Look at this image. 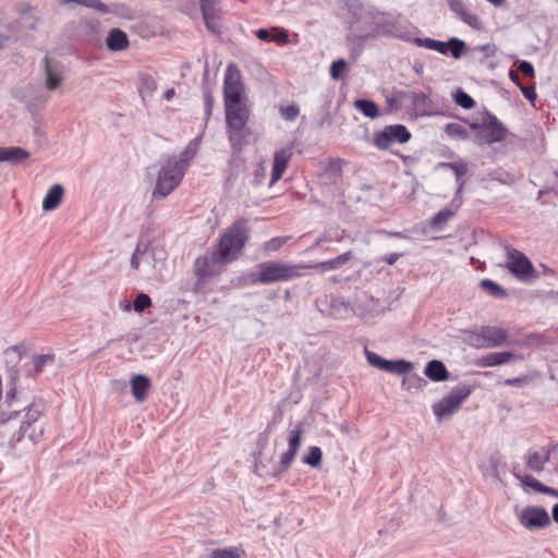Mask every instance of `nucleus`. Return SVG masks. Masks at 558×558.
Here are the masks:
<instances>
[{"mask_svg":"<svg viewBox=\"0 0 558 558\" xmlns=\"http://www.w3.org/2000/svg\"><path fill=\"white\" fill-rule=\"evenodd\" d=\"M354 107L368 118L375 119L379 116L378 106L372 100L357 99L354 102Z\"/></svg>","mask_w":558,"mask_h":558,"instance_id":"32","label":"nucleus"},{"mask_svg":"<svg viewBox=\"0 0 558 558\" xmlns=\"http://www.w3.org/2000/svg\"><path fill=\"white\" fill-rule=\"evenodd\" d=\"M267 175V168L264 163H258L254 170V179L253 184L254 185H260L264 183Z\"/></svg>","mask_w":558,"mask_h":558,"instance_id":"50","label":"nucleus"},{"mask_svg":"<svg viewBox=\"0 0 558 558\" xmlns=\"http://www.w3.org/2000/svg\"><path fill=\"white\" fill-rule=\"evenodd\" d=\"M80 27L88 41L99 43L102 35L101 22L96 17H83Z\"/></svg>","mask_w":558,"mask_h":558,"instance_id":"21","label":"nucleus"},{"mask_svg":"<svg viewBox=\"0 0 558 558\" xmlns=\"http://www.w3.org/2000/svg\"><path fill=\"white\" fill-rule=\"evenodd\" d=\"M43 408L44 407L41 403H31L25 408V413L23 414V420L21 421L16 441H20L27 429L37 423L43 414Z\"/></svg>","mask_w":558,"mask_h":558,"instance_id":"18","label":"nucleus"},{"mask_svg":"<svg viewBox=\"0 0 558 558\" xmlns=\"http://www.w3.org/2000/svg\"><path fill=\"white\" fill-rule=\"evenodd\" d=\"M515 355L512 352H493L480 357L476 365L481 367L497 366L513 361Z\"/></svg>","mask_w":558,"mask_h":558,"instance_id":"27","label":"nucleus"},{"mask_svg":"<svg viewBox=\"0 0 558 558\" xmlns=\"http://www.w3.org/2000/svg\"><path fill=\"white\" fill-rule=\"evenodd\" d=\"M9 373L10 384L12 385V387L8 390L5 395V403L8 404V408L11 409L12 402L15 399L16 395L15 383L19 377V372L13 367L12 369H10ZM20 415L21 411L16 409L9 410V412L3 411L0 413V425L10 423L11 421L16 420Z\"/></svg>","mask_w":558,"mask_h":558,"instance_id":"16","label":"nucleus"},{"mask_svg":"<svg viewBox=\"0 0 558 558\" xmlns=\"http://www.w3.org/2000/svg\"><path fill=\"white\" fill-rule=\"evenodd\" d=\"M352 257V252L348 251L336 258L317 263L315 265H305V268H322L324 270H333L342 267Z\"/></svg>","mask_w":558,"mask_h":558,"instance_id":"30","label":"nucleus"},{"mask_svg":"<svg viewBox=\"0 0 558 558\" xmlns=\"http://www.w3.org/2000/svg\"><path fill=\"white\" fill-rule=\"evenodd\" d=\"M452 97L454 102L463 109H472L475 106L474 99L462 89H458Z\"/></svg>","mask_w":558,"mask_h":558,"instance_id":"43","label":"nucleus"},{"mask_svg":"<svg viewBox=\"0 0 558 558\" xmlns=\"http://www.w3.org/2000/svg\"><path fill=\"white\" fill-rule=\"evenodd\" d=\"M449 40L447 43L437 40L435 50L439 53L447 54L449 51Z\"/></svg>","mask_w":558,"mask_h":558,"instance_id":"62","label":"nucleus"},{"mask_svg":"<svg viewBox=\"0 0 558 558\" xmlns=\"http://www.w3.org/2000/svg\"><path fill=\"white\" fill-rule=\"evenodd\" d=\"M445 132L452 138L468 140L470 137L468 130L459 123L446 124Z\"/></svg>","mask_w":558,"mask_h":558,"instance_id":"39","label":"nucleus"},{"mask_svg":"<svg viewBox=\"0 0 558 558\" xmlns=\"http://www.w3.org/2000/svg\"><path fill=\"white\" fill-rule=\"evenodd\" d=\"M199 7L207 29L214 34H220L219 0H199Z\"/></svg>","mask_w":558,"mask_h":558,"instance_id":"15","label":"nucleus"},{"mask_svg":"<svg viewBox=\"0 0 558 558\" xmlns=\"http://www.w3.org/2000/svg\"><path fill=\"white\" fill-rule=\"evenodd\" d=\"M519 88L527 100L533 102L536 99V92L534 86L519 85Z\"/></svg>","mask_w":558,"mask_h":558,"instance_id":"56","label":"nucleus"},{"mask_svg":"<svg viewBox=\"0 0 558 558\" xmlns=\"http://www.w3.org/2000/svg\"><path fill=\"white\" fill-rule=\"evenodd\" d=\"M519 71L529 77H534V75H535L534 68H533L532 63L529 61H521L519 63Z\"/></svg>","mask_w":558,"mask_h":558,"instance_id":"57","label":"nucleus"},{"mask_svg":"<svg viewBox=\"0 0 558 558\" xmlns=\"http://www.w3.org/2000/svg\"><path fill=\"white\" fill-rule=\"evenodd\" d=\"M184 177L181 161H175V157L168 158L158 172L154 197L165 198L180 184Z\"/></svg>","mask_w":558,"mask_h":558,"instance_id":"5","label":"nucleus"},{"mask_svg":"<svg viewBox=\"0 0 558 558\" xmlns=\"http://www.w3.org/2000/svg\"><path fill=\"white\" fill-rule=\"evenodd\" d=\"M378 34L397 36L399 34L398 23L389 20L385 13H376L372 15L369 28L364 34L357 35V37L364 41Z\"/></svg>","mask_w":558,"mask_h":558,"instance_id":"13","label":"nucleus"},{"mask_svg":"<svg viewBox=\"0 0 558 558\" xmlns=\"http://www.w3.org/2000/svg\"><path fill=\"white\" fill-rule=\"evenodd\" d=\"M436 39H433V38H420V37H415L413 39V43L417 46V47H424L426 49H430V50H435V47H436Z\"/></svg>","mask_w":558,"mask_h":558,"instance_id":"54","label":"nucleus"},{"mask_svg":"<svg viewBox=\"0 0 558 558\" xmlns=\"http://www.w3.org/2000/svg\"><path fill=\"white\" fill-rule=\"evenodd\" d=\"M197 140L195 138L192 141L185 149L181 153V156L179 159L175 158V161H181L183 171L185 172V169L187 167L189 161L196 155L197 151Z\"/></svg>","mask_w":558,"mask_h":558,"instance_id":"42","label":"nucleus"},{"mask_svg":"<svg viewBox=\"0 0 558 558\" xmlns=\"http://www.w3.org/2000/svg\"><path fill=\"white\" fill-rule=\"evenodd\" d=\"M258 274L253 279L255 283L270 284L289 281L301 276L302 264H287L276 260L263 262L258 266Z\"/></svg>","mask_w":558,"mask_h":558,"instance_id":"3","label":"nucleus"},{"mask_svg":"<svg viewBox=\"0 0 558 558\" xmlns=\"http://www.w3.org/2000/svg\"><path fill=\"white\" fill-rule=\"evenodd\" d=\"M45 87L49 92L58 89L65 78L64 65L48 56L44 58Z\"/></svg>","mask_w":558,"mask_h":558,"instance_id":"14","label":"nucleus"},{"mask_svg":"<svg viewBox=\"0 0 558 558\" xmlns=\"http://www.w3.org/2000/svg\"><path fill=\"white\" fill-rule=\"evenodd\" d=\"M471 387L468 385L454 387L439 402L433 405V411L436 417L440 421L442 417L454 413L462 402L471 395Z\"/></svg>","mask_w":558,"mask_h":558,"instance_id":"8","label":"nucleus"},{"mask_svg":"<svg viewBox=\"0 0 558 558\" xmlns=\"http://www.w3.org/2000/svg\"><path fill=\"white\" fill-rule=\"evenodd\" d=\"M106 45L110 51L116 52L126 50L130 41L125 32L120 28H112L106 38Z\"/></svg>","mask_w":558,"mask_h":558,"instance_id":"24","label":"nucleus"},{"mask_svg":"<svg viewBox=\"0 0 558 558\" xmlns=\"http://www.w3.org/2000/svg\"><path fill=\"white\" fill-rule=\"evenodd\" d=\"M204 102H205V112L206 116L209 117L211 114L213 106H214V96L209 89L204 92Z\"/></svg>","mask_w":558,"mask_h":558,"instance_id":"55","label":"nucleus"},{"mask_svg":"<svg viewBox=\"0 0 558 558\" xmlns=\"http://www.w3.org/2000/svg\"><path fill=\"white\" fill-rule=\"evenodd\" d=\"M513 475L521 482L523 486L531 487L537 493H543V490H545V485L532 475H521L515 472H513Z\"/></svg>","mask_w":558,"mask_h":558,"instance_id":"41","label":"nucleus"},{"mask_svg":"<svg viewBox=\"0 0 558 558\" xmlns=\"http://www.w3.org/2000/svg\"><path fill=\"white\" fill-rule=\"evenodd\" d=\"M410 99L415 107H425L428 101V96L423 92H413Z\"/></svg>","mask_w":558,"mask_h":558,"instance_id":"51","label":"nucleus"},{"mask_svg":"<svg viewBox=\"0 0 558 558\" xmlns=\"http://www.w3.org/2000/svg\"><path fill=\"white\" fill-rule=\"evenodd\" d=\"M449 50L451 52V56L454 58V59H459L461 58V56L463 54L464 50H465V43L459 38H451L449 39Z\"/></svg>","mask_w":558,"mask_h":558,"instance_id":"46","label":"nucleus"},{"mask_svg":"<svg viewBox=\"0 0 558 558\" xmlns=\"http://www.w3.org/2000/svg\"><path fill=\"white\" fill-rule=\"evenodd\" d=\"M304 433L302 423H298L293 429L290 430L288 437L289 449L281 456L280 462L278 466L275 468L274 471L267 472L264 471L260 463L258 462V458L255 457V472L258 476H272L278 477L283 472L288 470L292 461L295 459L298 451L301 445V438Z\"/></svg>","mask_w":558,"mask_h":558,"instance_id":"6","label":"nucleus"},{"mask_svg":"<svg viewBox=\"0 0 558 558\" xmlns=\"http://www.w3.org/2000/svg\"><path fill=\"white\" fill-rule=\"evenodd\" d=\"M194 274L198 279H205L210 276L209 259L207 256H199L194 263Z\"/></svg>","mask_w":558,"mask_h":558,"instance_id":"38","label":"nucleus"},{"mask_svg":"<svg viewBox=\"0 0 558 558\" xmlns=\"http://www.w3.org/2000/svg\"><path fill=\"white\" fill-rule=\"evenodd\" d=\"M366 360L373 367L385 371L386 364L388 360L383 359L378 354L372 351H365Z\"/></svg>","mask_w":558,"mask_h":558,"instance_id":"47","label":"nucleus"},{"mask_svg":"<svg viewBox=\"0 0 558 558\" xmlns=\"http://www.w3.org/2000/svg\"><path fill=\"white\" fill-rule=\"evenodd\" d=\"M454 208H442L440 209L432 219V227L433 228H441L444 225H446L456 214V210L458 209L456 205H452Z\"/></svg>","mask_w":558,"mask_h":558,"instance_id":"36","label":"nucleus"},{"mask_svg":"<svg viewBox=\"0 0 558 558\" xmlns=\"http://www.w3.org/2000/svg\"><path fill=\"white\" fill-rule=\"evenodd\" d=\"M64 196V189L61 184H53L43 199V209L45 211L54 210L60 206Z\"/></svg>","mask_w":558,"mask_h":558,"instance_id":"26","label":"nucleus"},{"mask_svg":"<svg viewBox=\"0 0 558 558\" xmlns=\"http://www.w3.org/2000/svg\"><path fill=\"white\" fill-rule=\"evenodd\" d=\"M209 558H240V549L236 547L215 549L209 555Z\"/></svg>","mask_w":558,"mask_h":558,"instance_id":"44","label":"nucleus"},{"mask_svg":"<svg viewBox=\"0 0 558 558\" xmlns=\"http://www.w3.org/2000/svg\"><path fill=\"white\" fill-rule=\"evenodd\" d=\"M140 253H141L140 245H137V247L135 248V251L132 255V258H131V267L135 270H137L140 267V259H138Z\"/></svg>","mask_w":558,"mask_h":558,"instance_id":"63","label":"nucleus"},{"mask_svg":"<svg viewBox=\"0 0 558 558\" xmlns=\"http://www.w3.org/2000/svg\"><path fill=\"white\" fill-rule=\"evenodd\" d=\"M508 338V330L495 326H483L478 332H471L470 344L476 348H496Z\"/></svg>","mask_w":558,"mask_h":558,"instance_id":"11","label":"nucleus"},{"mask_svg":"<svg viewBox=\"0 0 558 558\" xmlns=\"http://www.w3.org/2000/svg\"><path fill=\"white\" fill-rule=\"evenodd\" d=\"M284 238H274L265 243L264 248L267 252H275L280 250L284 245Z\"/></svg>","mask_w":558,"mask_h":558,"instance_id":"52","label":"nucleus"},{"mask_svg":"<svg viewBox=\"0 0 558 558\" xmlns=\"http://www.w3.org/2000/svg\"><path fill=\"white\" fill-rule=\"evenodd\" d=\"M228 137L234 149H241L251 135L250 110L244 102L225 105Z\"/></svg>","mask_w":558,"mask_h":558,"instance_id":"2","label":"nucleus"},{"mask_svg":"<svg viewBox=\"0 0 558 558\" xmlns=\"http://www.w3.org/2000/svg\"><path fill=\"white\" fill-rule=\"evenodd\" d=\"M519 522L527 530H539L549 526L551 521L546 509L536 506H529L521 510L518 515Z\"/></svg>","mask_w":558,"mask_h":558,"instance_id":"12","label":"nucleus"},{"mask_svg":"<svg viewBox=\"0 0 558 558\" xmlns=\"http://www.w3.org/2000/svg\"><path fill=\"white\" fill-rule=\"evenodd\" d=\"M31 154L28 150L17 147H0V163L8 162L12 166H17L28 159Z\"/></svg>","mask_w":558,"mask_h":558,"instance_id":"20","label":"nucleus"},{"mask_svg":"<svg viewBox=\"0 0 558 558\" xmlns=\"http://www.w3.org/2000/svg\"><path fill=\"white\" fill-rule=\"evenodd\" d=\"M323 452L319 447L312 446L308 449V453L303 457L302 461L312 468H317L322 463Z\"/></svg>","mask_w":558,"mask_h":558,"instance_id":"40","label":"nucleus"},{"mask_svg":"<svg viewBox=\"0 0 558 558\" xmlns=\"http://www.w3.org/2000/svg\"><path fill=\"white\" fill-rule=\"evenodd\" d=\"M48 97L45 96V95H40L38 97H36L34 100H31L27 106L31 108V107H36V106H44L47 101Z\"/></svg>","mask_w":558,"mask_h":558,"instance_id":"64","label":"nucleus"},{"mask_svg":"<svg viewBox=\"0 0 558 558\" xmlns=\"http://www.w3.org/2000/svg\"><path fill=\"white\" fill-rule=\"evenodd\" d=\"M506 267L515 278L523 282H529L537 278V271L532 262L524 253L517 248H507Z\"/></svg>","mask_w":558,"mask_h":558,"instance_id":"7","label":"nucleus"},{"mask_svg":"<svg viewBox=\"0 0 558 558\" xmlns=\"http://www.w3.org/2000/svg\"><path fill=\"white\" fill-rule=\"evenodd\" d=\"M256 36H257L258 39H260L263 41H269V40H271V37H272L270 32L268 29H266V28H259L256 32Z\"/></svg>","mask_w":558,"mask_h":558,"instance_id":"61","label":"nucleus"},{"mask_svg":"<svg viewBox=\"0 0 558 558\" xmlns=\"http://www.w3.org/2000/svg\"><path fill=\"white\" fill-rule=\"evenodd\" d=\"M151 300L148 294L140 293L136 295L133 302V308L137 313L144 312L146 308L150 307Z\"/></svg>","mask_w":558,"mask_h":558,"instance_id":"45","label":"nucleus"},{"mask_svg":"<svg viewBox=\"0 0 558 558\" xmlns=\"http://www.w3.org/2000/svg\"><path fill=\"white\" fill-rule=\"evenodd\" d=\"M476 49L484 52L486 58L494 57L497 52V47L492 44L481 45Z\"/></svg>","mask_w":558,"mask_h":558,"instance_id":"59","label":"nucleus"},{"mask_svg":"<svg viewBox=\"0 0 558 558\" xmlns=\"http://www.w3.org/2000/svg\"><path fill=\"white\" fill-rule=\"evenodd\" d=\"M424 374L433 381H444L447 380L449 376L445 364L439 360L429 361L425 366Z\"/></svg>","mask_w":558,"mask_h":558,"instance_id":"28","label":"nucleus"},{"mask_svg":"<svg viewBox=\"0 0 558 558\" xmlns=\"http://www.w3.org/2000/svg\"><path fill=\"white\" fill-rule=\"evenodd\" d=\"M499 462H500V458L498 454L490 456L489 463H490L492 474L494 475V477H496L498 480L500 478L499 477V469H498Z\"/></svg>","mask_w":558,"mask_h":558,"instance_id":"58","label":"nucleus"},{"mask_svg":"<svg viewBox=\"0 0 558 558\" xmlns=\"http://www.w3.org/2000/svg\"><path fill=\"white\" fill-rule=\"evenodd\" d=\"M150 380L145 375H134L131 379L132 395L137 401H144L147 397Z\"/></svg>","mask_w":558,"mask_h":558,"instance_id":"29","label":"nucleus"},{"mask_svg":"<svg viewBox=\"0 0 558 558\" xmlns=\"http://www.w3.org/2000/svg\"><path fill=\"white\" fill-rule=\"evenodd\" d=\"M450 9L463 21L465 24L474 29H481L482 21L474 13L468 11L462 0H447Z\"/></svg>","mask_w":558,"mask_h":558,"instance_id":"19","label":"nucleus"},{"mask_svg":"<svg viewBox=\"0 0 558 558\" xmlns=\"http://www.w3.org/2000/svg\"><path fill=\"white\" fill-rule=\"evenodd\" d=\"M300 113V109L296 105H290L287 107H280V114L286 121H294Z\"/></svg>","mask_w":558,"mask_h":558,"instance_id":"48","label":"nucleus"},{"mask_svg":"<svg viewBox=\"0 0 558 558\" xmlns=\"http://www.w3.org/2000/svg\"><path fill=\"white\" fill-rule=\"evenodd\" d=\"M272 31L276 34L271 37V40H275L278 44H287L289 41V34L286 29L274 27Z\"/></svg>","mask_w":558,"mask_h":558,"instance_id":"53","label":"nucleus"},{"mask_svg":"<svg viewBox=\"0 0 558 558\" xmlns=\"http://www.w3.org/2000/svg\"><path fill=\"white\" fill-rule=\"evenodd\" d=\"M542 451L544 454L539 453L538 451L527 452L525 457V463L527 469L536 473H541L544 471L545 463L551 461V459L546 446L542 448Z\"/></svg>","mask_w":558,"mask_h":558,"instance_id":"25","label":"nucleus"},{"mask_svg":"<svg viewBox=\"0 0 558 558\" xmlns=\"http://www.w3.org/2000/svg\"><path fill=\"white\" fill-rule=\"evenodd\" d=\"M470 128L473 131H476L474 142L478 146L501 142L507 137L508 134L505 125L497 119L495 114L488 111L484 112L481 123H470Z\"/></svg>","mask_w":558,"mask_h":558,"instance_id":"4","label":"nucleus"},{"mask_svg":"<svg viewBox=\"0 0 558 558\" xmlns=\"http://www.w3.org/2000/svg\"><path fill=\"white\" fill-rule=\"evenodd\" d=\"M157 89V82L150 74H143L141 76L140 94L144 98L151 95Z\"/></svg>","mask_w":558,"mask_h":558,"instance_id":"37","label":"nucleus"},{"mask_svg":"<svg viewBox=\"0 0 558 558\" xmlns=\"http://www.w3.org/2000/svg\"><path fill=\"white\" fill-rule=\"evenodd\" d=\"M427 385V381L421 376L414 374L403 378L402 387L409 392L422 390Z\"/></svg>","mask_w":558,"mask_h":558,"instance_id":"33","label":"nucleus"},{"mask_svg":"<svg viewBox=\"0 0 558 558\" xmlns=\"http://www.w3.org/2000/svg\"><path fill=\"white\" fill-rule=\"evenodd\" d=\"M250 235L248 221L239 218L225 230L211 253L214 264H228L235 260L244 248Z\"/></svg>","mask_w":558,"mask_h":558,"instance_id":"1","label":"nucleus"},{"mask_svg":"<svg viewBox=\"0 0 558 558\" xmlns=\"http://www.w3.org/2000/svg\"><path fill=\"white\" fill-rule=\"evenodd\" d=\"M411 140L410 131L402 124H391L374 133L373 144L380 150H387L393 143L404 144Z\"/></svg>","mask_w":558,"mask_h":558,"instance_id":"10","label":"nucleus"},{"mask_svg":"<svg viewBox=\"0 0 558 558\" xmlns=\"http://www.w3.org/2000/svg\"><path fill=\"white\" fill-rule=\"evenodd\" d=\"M347 68V62L343 59H339L333 61L330 66V75L333 80H340L342 77V73Z\"/></svg>","mask_w":558,"mask_h":558,"instance_id":"49","label":"nucleus"},{"mask_svg":"<svg viewBox=\"0 0 558 558\" xmlns=\"http://www.w3.org/2000/svg\"><path fill=\"white\" fill-rule=\"evenodd\" d=\"M413 364L405 360L387 361L385 372L397 375H405L412 372Z\"/></svg>","mask_w":558,"mask_h":558,"instance_id":"31","label":"nucleus"},{"mask_svg":"<svg viewBox=\"0 0 558 558\" xmlns=\"http://www.w3.org/2000/svg\"><path fill=\"white\" fill-rule=\"evenodd\" d=\"M551 461L556 460L558 463V442H553L546 446Z\"/></svg>","mask_w":558,"mask_h":558,"instance_id":"60","label":"nucleus"},{"mask_svg":"<svg viewBox=\"0 0 558 558\" xmlns=\"http://www.w3.org/2000/svg\"><path fill=\"white\" fill-rule=\"evenodd\" d=\"M244 85L239 68L234 63L227 66L223 81L225 105L241 104L244 100Z\"/></svg>","mask_w":558,"mask_h":558,"instance_id":"9","label":"nucleus"},{"mask_svg":"<svg viewBox=\"0 0 558 558\" xmlns=\"http://www.w3.org/2000/svg\"><path fill=\"white\" fill-rule=\"evenodd\" d=\"M292 157V149L290 147L281 148L274 155V166L269 185H274L279 181L287 169L288 162Z\"/></svg>","mask_w":558,"mask_h":558,"instance_id":"17","label":"nucleus"},{"mask_svg":"<svg viewBox=\"0 0 558 558\" xmlns=\"http://www.w3.org/2000/svg\"><path fill=\"white\" fill-rule=\"evenodd\" d=\"M63 8L73 9L75 5L93 9L101 14L113 13L114 11L101 0H58Z\"/></svg>","mask_w":558,"mask_h":558,"instance_id":"22","label":"nucleus"},{"mask_svg":"<svg viewBox=\"0 0 558 558\" xmlns=\"http://www.w3.org/2000/svg\"><path fill=\"white\" fill-rule=\"evenodd\" d=\"M480 287L485 292H487L488 294H490L495 298L504 299L508 295L507 291L502 287H500L499 284H497L496 282H494L493 280H489V279L481 280Z\"/></svg>","mask_w":558,"mask_h":558,"instance_id":"34","label":"nucleus"},{"mask_svg":"<svg viewBox=\"0 0 558 558\" xmlns=\"http://www.w3.org/2000/svg\"><path fill=\"white\" fill-rule=\"evenodd\" d=\"M444 167L451 169L457 177L458 189L452 199V205H456V207L459 208L462 204V190L465 183L462 178L466 174L468 167L463 162H446L444 163Z\"/></svg>","mask_w":558,"mask_h":558,"instance_id":"23","label":"nucleus"},{"mask_svg":"<svg viewBox=\"0 0 558 558\" xmlns=\"http://www.w3.org/2000/svg\"><path fill=\"white\" fill-rule=\"evenodd\" d=\"M54 360L53 354H41L33 357V368L26 372L29 376L39 374L46 364H51Z\"/></svg>","mask_w":558,"mask_h":558,"instance_id":"35","label":"nucleus"}]
</instances>
